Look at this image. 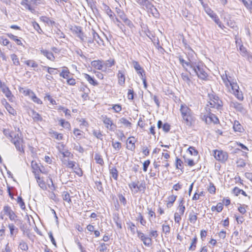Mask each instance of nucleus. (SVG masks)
I'll use <instances>...</instances> for the list:
<instances>
[{"label":"nucleus","mask_w":252,"mask_h":252,"mask_svg":"<svg viewBox=\"0 0 252 252\" xmlns=\"http://www.w3.org/2000/svg\"><path fill=\"white\" fill-rule=\"evenodd\" d=\"M226 72L227 71H225L224 73L221 75L223 82L230 93L233 94L239 100H242L244 98L242 92L239 90L237 83L234 78Z\"/></svg>","instance_id":"nucleus-1"},{"label":"nucleus","mask_w":252,"mask_h":252,"mask_svg":"<svg viewBox=\"0 0 252 252\" xmlns=\"http://www.w3.org/2000/svg\"><path fill=\"white\" fill-rule=\"evenodd\" d=\"M184 122L188 126H191L194 121L193 113L191 109L186 104H182L180 109Z\"/></svg>","instance_id":"nucleus-2"},{"label":"nucleus","mask_w":252,"mask_h":252,"mask_svg":"<svg viewBox=\"0 0 252 252\" xmlns=\"http://www.w3.org/2000/svg\"><path fill=\"white\" fill-rule=\"evenodd\" d=\"M192 71L197 75L200 79L206 80L208 74L206 72V67L201 63H194L191 65Z\"/></svg>","instance_id":"nucleus-3"},{"label":"nucleus","mask_w":252,"mask_h":252,"mask_svg":"<svg viewBox=\"0 0 252 252\" xmlns=\"http://www.w3.org/2000/svg\"><path fill=\"white\" fill-rule=\"evenodd\" d=\"M9 138L11 139V141L14 144L16 149L21 153H24L23 139L16 133L9 134Z\"/></svg>","instance_id":"nucleus-4"},{"label":"nucleus","mask_w":252,"mask_h":252,"mask_svg":"<svg viewBox=\"0 0 252 252\" xmlns=\"http://www.w3.org/2000/svg\"><path fill=\"white\" fill-rule=\"evenodd\" d=\"M201 118L207 124H210L212 123L216 124L219 122L217 117L211 112H209L207 115L201 114Z\"/></svg>","instance_id":"nucleus-5"},{"label":"nucleus","mask_w":252,"mask_h":252,"mask_svg":"<svg viewBox=\"0 0 252 252\" xmlns=\"http://www.w3.org/2000/svg\"><path fill=\"white\" fill-rule=\"evenodd\" d=\"M102 121L106 128L109 130L114 131L116 129L117 126L113 123L110 118H108L106 116H102Z\"/></svg>","instance_id":"nucleus-6"},{"label":"nucleus","mask_w":252,"mask_h":252,"mask_svg":"<svg viewBox=\"0 0 252 252\" xmlns=\"http://www.w3.org/2000/svg\"><path fill=\"white\" fill-rule=\"evenodd\" d=\"M214 157L217 160L221 161H225L227 158L226 153L219 150L214 151Z\"/></svg>","instance_id":"nucleus-7"},{"label":"nucleus","mask_w":252,"mask_h":252,"mask_svg":"<svg viewBox=\"0 0 252 252\" xmlns=\"http://www.w3.org/2000/svg\"><path fill=\"white\" fill-rule=\"evenodd\" d=\"M230 107L234 108L236 111L242 113H245V109L242 104L237 101L232 100L229 102Z\"/></svg>","instance_id":"nucleus-8"},{"label":"nucleus","mask_w":252,"mask_h":252,"mask_svg":"<svg viewBox=\"0 0 252 252\" xmlns=\"http://www.w3.org/2000/svg\"><path fill=\"white\" fill-rule=\"evenodd\" d=\"M146 9L149 12H150L153 16L157 17L159 13L157 8L152 4V3L149 1L145 6H144Z\"/></svg>","instance_id":"nucleus-9"},{"label":"nucleus","mask_w":252,"mask_h":252,"mask_svg":"<svg viewBox=\"0 0 252 252\" xmlns=\"http://www.w3.org/2000/svg\"><path fill=\"white\" fill-rule=\"evenodd\" d=\"M41 54L46 57L48 60L51 61H54L55 58L52 52L49 51L47 50L44 49L43 48L40 49Z\"/></svg>","instance_id":"nucleus-10"},{"label":"nucleus","mask_w":252,"mask_h":252,"mask_svg":"<svg viewBox=\"0 0 252 252\" xmlns=\"http://www.w3.org/2000/svg\"><path fill=\"white\" fill-rule=\"evenodd\" d=\"M90 36H93L94 40L99 45L103 44V40L100 38L99 35L95 32L94 30L92 29L89 32Z\"/></svg>","instance_id":"nucleus-11"},{"label":"nucleus","mask_w":252,"mask_h":252,"mask_svg":"<svg viewBox=\"0 0 252 252\" xmlns=\"http://www.w3.org/2000/svg\"><path fill=\"white\" fill-rule=\"evenodd\" d=\"M132 64L137 74H139L140 77L145 75V71L138 62L133 61L132 62Z\"/></svg>","instance_id":"nucleus-12"},{"label":"nucleus","mask_w":252,"mask_h":252,"mask_svg":"<svg viewBox=\"0 0 252 252\" xmlns=\"http://www.w3.org/2000/svg\"><path fill=\"white\" fill-rule=\"evenodd\" d=\"M118 83L121 86H124L125 84V71L119 70L118 73Z\"/></svg>","instance_id":"nucleus-13"},{"label":"nucleus","mask_w":252,"mask_h":252,"mask_svg":"<svg viewBox=\"0 0 252 252\" xmlns=\"http://www.w3.org/2000/svg\"><path fill=\"white\" fill-rule=\"evenodd\" d=\"M0 88L1 89L2 92L5 94L6 97H7L9 100H11L13 97V95L12 94L11 92L9 90L8 88L4 85H2L1 82L0 84Z\"/></svg>","instance_id":"nucleus-14"},{"label":"nucleus","mask_w":252,"mask_h":252,"mask_svg":"<svg viewBox=\"0 0 252 252\" xmlns=\"http://www.w3.org/2000/svg\"><path fill=\"white\" fill-rule=\"evenodd\" d=\"M73 32L77 35L81 41L85 40V35L82 31L81 28L80 27H75L73 29Z\"/></svg>","instance_id":"nucleus-15"},{"label":"nucleus","mask_w":252,"mask_h":252,"mask_svg":"<svg viewBox=\"0 0 252 252\" xmlns=\"http://www.w3.org/2000/svg\"><path fill=\"white\" fill-rule=\"evenodd\" d=\"M136 141L134 137H129L127 140V143L128 144L127 146V148L131 151H133L135 148V143Z\"/></svg>","instance_id":"nucleus-16"},{"label":"nucleus","mask_w":252,"mask_h":252,"mask_svg":"<svg viewBox=\"0 0 252 252\" xmlns=\"http://www.w3.org/2000/svg\"><path fill=\"white\" fill-rule=\"evenodd\" d=\"M3 104L4 105L7 111L11 115L15 116L16 115V111L10 105V104L5 100H2Z\"/></svg>","instance_id":"nucleus-17"},{"label":"nucleus","mask_w":252,"mask_h":252,"mask_svg":"<svg viewBox=\"0 0 252 252\" xmlns=\"http://www.w3.org/2000/svg\"><path fill=\"white\" fill-rule=\"evenodd\" d=\"M8 227L10 230V235L11 237L15 236L18 232V228L13 223H9Z\"/></svg>","instance_id":"nucleus-18"},{"label":"nucleus","mask_w":252,"mask_h":252,"mask_svg":"<svg viewBox=\"0 0 252 252\" xmlns=\"http://www.w3.org/2000/svg\"><path fill=\"white\" fill-rule=\"evenodd\" d=\"M102 62L103 61L100 60L94 61L92 62L91 64L94 67L97 69L103 70L104 65L103 64Z\"/></svg>","instance_id":"nucleus-19"},{"label":"nucleus","mask_w":252,"mask_h":252,"mask_svg":"<svg viewBox=\"0 0 252 252\" xmlns=\"http://www.w3.org/2000/svg\"><path fill=\"white\" fill-rule=\"evenodd\" d=\"M63 164L67 168L73 169L76 162L74 161L69 160L67 158H63L62 159Z\"/></svg>","instance_id":"nucleus-20"},{"label":"nucleus","mask_w":252,"mask_h":252,"mask_svg":"<svg viewBox=\"0 0 252 252\" xmlns=\"http://www.w3.org/2000/svg\"><path fill=\"white\" fill-rule=\"evenodd\" d=\"M233 128L235 132H243L244 131L243 126L238 121H234Z\"/></svg>","instance_id":"nucleus-21"},{"label":"nucleus","mask_w":252,"mask_h":252,"mask_svg":"<svg viewBox=\"0 0 252 252\" xmlns=\"http://www.w3.org/2000/svg\"><path fill=\"white\" fill-rule=\"evenodd\" d=\"M138 183L139 182H137V183L133 182L128 185L129 188L130 189L131 191H133L135 193H137L140 190V186H138Z\"/></svg>","instance_id":"nucleus-22"},{"label":"nucleus","mask_w":252,"mask_h":252,"mask_svg":"<svg viewBox=\"0 0 252 252\" xmlns=\"http://www.w3.org/2000/svg\"><path fill=\"white\" fill-rule=\"evenodd\" d=\"M214 100H212V101L210 102V105L211 107L215 108L217 109H220V108L221 107V105L220 103V102L218 100V97H214Z\"/></svg>","instance_id":"nucleus-23"},{"label":"nucleus","mask_w":252,"mask_h":252,"mask_svg":"<svg viewBox=\"0 0 252 252\" xmlns=\"http://www.w3.org/2000/svg\"><path fill=\"white\" fill-rule=\"evenodd\" d=\"M23 63L28 66L32 68H36L38 67V63L33 60H28L23 61Z\"/></svg>","instance_id":"nucleus-24"},{"label":"nucleus","mask_w":252,"mask_h":252,"mask_svg":"<svg viewBox=\"0 0 252 252\" xmlns=\"http://www.w3.org/2000/svg\"><path fill=\"white\" fill-rule=\"evenodd\" d=\"M83 75L85 79L91 85L93 86H97L98 85L97 82L89 74L85 73Z\"/></svg>","instance_id":"nucleus-25"},{"label":"nucleus","mask_w":252,"mask_h":252,"mask_svg":"<svg viewBox=\"0 0 252 252\" xmlns=\"http://www.w3.org/2000/svg\"><path fill=\"white\" fill-rule=\"evenodd\" d=\"M21 4L24 6L26 9H28L32 12L33 13L34 11V9L32 8L30 3L29 0H22L21 2Z\"/></svg>","instance_id":"nucleus-26"},{"label":"nucleus","mask_w":252,"mask_h":252,"mask_svg":"<svg viewBox=\"0 0 252 252\" xmlns=\"http://www.w3.org/2000/svg\"><path fill=\"white\" fill-rule=\"evenodd\" d=\"M40 19L41 21L47 24L49 26H53L55 24V22L47 17L41 16L40 17Z\"/></svg>","instance_id":"nucleus-27"},{"label":"nucleus","mask_w":252,"mask_h":252,"mask_svg":"<svg viewBox=\"0 0 252 252\" xmlns=\"http://www.w3.org/2000/svg\"><path fill=\"white\" fill-rule=\"evenodd\" d=\"M31 116L34 122H39L42 120V118L41 116L38 113L33 110L32 111Z\"/></svg>","instance_id":"nucleus-28"},{"label":"nucleus","mask_w":252,"mask_h":252,"mask_svg":"<svg viewBox=\"0 0 252 252\" xmlns=\"http://www.w3.org/2000/svg\"><path fill=\"white\" fill-rule=\"evenodd\" d=\"M63 199L65 201L68 203L70 204L71 203V199L69 193L67 191H63L62 194Z\"/></svg>","instance_id":"nucleus-29"},{"label":"nucleus","mask_w":252,"mask_h":252,"mask_svg":"<svg viewBox=\"0 0 252 252\" xmlns=\"http://www.w3.org/2000/svg\"><path fill=\"white\" fill-rule=\"evenodd\" d=\"M115 61L114 59H110L103 63V64L104 65V67L106 69L108 67H112L115 64Z\"/></svg>","instance_id":"nucleus-30"},{"label":"nucleus","mask_w":252,"mask_h":252,"mask_svg":"<svg viewBox=\"0 0 252 252\" xmlns=\"http://www.w3.org/2000/svg\"><path fill=\"white\" fill-rule=\"evenodd\" d=\"M103 6L106 14L109 16L110 19H113L114 16L115 15L114 13L113 12V11L111 10V9L108 6H107L106 4H104Z\"/></svg>","instance_id":"nucleus-31"},{"label":"nucleus","mask_w":252,"mask_h":252,"mask_svg":"<svg viewBox=\"0 0 252 252\" xmlns=\"http://www.w3.org/2000/svg\"><path fill=\"white\" fill-rule=\"evenodd\" d=\"M233 193L236 195L238 196L239 194L241 193L242 195H243L245 196H247V194L246 193L245 191H244L243 190L240 189L239 188L237 187H235L233 189Z\"/></svg>","instance_id":"nucleus-32"},{"label":"nucleus","mask_w":252,"mask_h":252,"mask_svg":"<svg viewBox=\"0 0 252 252\" xmlns=\"http://www.w3.org/2000/svg\"><path fill=\"white\" fill-rule=\"evenodd\" d=\"M59 122L60 125L63 128L67 129L68 130L70 129L71 126L69 122L65 121L63 119L60 120Z\"/></svg>","instance_id":"nucleus-33"},{"label":"nucleus","mask_w":252,"mask_h":252,"mask_svg":"<svg viewBox=\"0 0 252 252\" xmlns=\"http://www.w3.org/2000/svg\"><path fill=\"white\" fill-rule=\"evenodd\" d=\"M180 63L182 64L183 66L185 68L186 66H189L191 68V65L194 64V63L188 62L185 61L182 58L180 57Z\"/></svg>","instance_id":"nucleus-34"},{"label":"nucleus","mask_w":252,"mask_h":252,"mask_svg":"<svg viewBox=\"0 0 252 252\" xmlns=\"http://www.w3.org/2000/svg\"><path fill=\"white\" fill-rule=\"evenodd\" d=\"M184 200L183 199H182L179 204V205L178 207V210L180 214L183 215L185 211V206L183 205Z\"/></svg>","instance_id":"nucleus-35"},{"label":"nucleus","mask_w":252,"mask_h":252,"mask_svg":"<svg viewBox=\"0 0 252 252\" xmlns=\"http://www.w3.org/2000/svg\"><path fill=\"white\" fill-rule=\"evenodd\" d=\"M10 58L11 60L12 61L13 64L14 65L16 66H18L20 65V62L19 61V59L16 54H13L11 55Z\"/></svg>","instance_id":"nucleus-36"},{"label":"nucleus","mask_w":252,"mask_h":252,"mask_svg":"<svg viewBox=\"0 0 252 252\" xmlns=\"http://www.w3.org/2000/svg\"><path fill=\"white\" fill-rule=\"evenodd\" d=\"M110 173L115 180H117L118 177V171L116 167H112L110 169Z\"/></svg>","instance_id":"nucleus-37"},{"label":"nucleus","mask_w":252,"mask_h":252,"mask_svg":"<svg viewBox=\"0 0 252 252\" xmlns=\"http://www.w3.org/2000/svg\"><path fill=\"white\" fill-rule=\"evenodd\" d=\"M73 134L76 139H80L83 137V132L78 128H75L73 130Z\"/></svg>","instance_id":"nucleus-38"},{"label":"nucleus","mask_w":252,"mask_h":252,"mask_svg":"<svg viewBox=\"0 0 252 252\" xmlns=\"http://www.w3.org/2000/svg\"><path fill=\"white\" fill-rule=\"evenodd\" d=\"M7 35L11 39L15 41L18 45H22L21 41L17 38V36L14 35L12 33H7Z\"/></svg>","instance_id":"nucleus-39"},{"label":"nucleus","mask_w":252,"mask_h":252,"mask_svg":"<svg viewBox=\"0 0 252 252\" xmlns=\"http://www.w3.org/2000/svg\"><path fill=\"white\" fill-rule=\"evenodd\" d=\"M35 178L36 179L37 182L38 183L40 187L43 189L46 188V185L45 182L43 181L42 179H41L38 176L35 175Z\"/></svg>","instance_id":"nucleus-40"},{"label":"nucleus","mask_w":252,"mask_h":252,"mask_svg":"<svg viewBox=\"0 0 252 252\" xmlns=\"http://www.w3.org/2000/svg\"><path fill=\"white\" fill-rule=\"evenodd\" d=\"M204 10L206 13L212 19L215 16L217 15V14L214 12L213 10H211L209 7H204Z\"/></svg>","instance_id":"nucleus-41"},{"label":"nucleus","mask_w":252,"mask_h":252,"mask_svg":"<svg viewBox=\"0 0 252 252\" xmlns=\"http://www.w3.org/2000/svg\"><path fill=\"white\" fill-rule=\"evenodd\" d=\"M197 214L193 213V212L190 213L189 215V220L193 224H194L197 220Z\"/></svg>","instance_id":"nucleus-42"},{"label":"nucleus","mask_w":252,"mask_h":252,"mask_svg":"<svg viewBox=\"0 0 252 252\" xmlns=\"http://www.w3.org/2000/svg\"><path fill=\"white\" fill-rule=\"evenodd\" d=\"M19 248L22 251H27L29 249V247L27 244L24 241H21L19 245Z\"/></svg>","instance_id":"nucleus-43"},{"label":"nucleus","mask_w":252,"mask_h":252,"mask_svg":"<svg viewBox=\"0 0 252 252\" xmlns=\"http://www.w3.org/2000/svg\"><path fill=\"white\" fill-rule=\"evenodd\" d=\"M94 159L96 162L100 165H102L104 164L103 159L101 158V156L98 154H95Z\"/></svg>","instance_id":"nucleus-44"},{"label":"nucleus","mask_w":252,"mask_h":252,"mask_svg":"<svg viewBox=\"0 0 252 252\" xmlns=\"http://www.w3.org/2000/svg\"><path fill=\"white\" fill-rule=\"evenodd\" d=\"M181 77L185 83H186L189 86L190 85L191 80L187 73H182L181 74Z\"/></svg>","instance_id":"nucleus-45"},{"label":"nucleus","mask_w":252,"mask_h":252,"mask_svg":"<svg viewBox=\"0 0 252 252\" xmlns=\"http://www.w3.org/2000/svg\"><path fill=\"white\" fill-rule=\"evenodd\" d=\"M69 71L67 69V68L63 69L62 71L60 74L61 77H62L63 78L67 79L69 76Z\"/></svg>","instance_id":"nucleus-46"},{"label":"nucleus","mask_w":252,"mask_h":252,"mask_svg":"<svg viewBox=\"0 0 252 252\" xmlns=\"http://www.w3.org/2000/svg\"><path fill=\"white\" fill-rule=\"evenodd\" d=\"M112 145L113 148L117 151H119L122 147V144L119 142L112 141Z\"/></svg>","instance_id":"nucleus-47"},{"label":"nucleus","mask_w":252,"mask_h":252,"mask_svg":"<svg viewBox=\"0 0 252 252\" xmlns=\"http://www.w3.org/2000/svg\"><path fill=\"white\" fill-rule=\"evenodd\" d=\"M51 134H52V137H54L58 140H61L63 138L62 134L59 133L56 131H53L52 132H51Z\"/></svg>","instance_id":"nucleus-48"},{"label":"nucleus","mask_w":252,"mask_h":252,"mask_svg":"<svg viewBox=\"0 0 252 252\" xmlns=\"http://www.w3.org/2000/svg\"><path fill=\"white\" fill-rule=\"evenodd\" d=\"M119 122L127 127L131 126V123L125 118H122L119 120Z\"/></svg>","instance_id":"nucleus-49"},{"label":"nucleus","mask_w":252,"mask_h":252,"mask_svg":"<svg viewBox=\"0 0 252 252\" xmlns=\"http://www.w3.org/2000/svg\"><path fill=\"white\" fill-rule=\"evenodd\" d=\"M85 40L82 41V42H87L89 45L92 44L94 42V40L93 36H90L89 34L88 36L85 35Z\"/></svg>","instance_id":"nucleus-50"},{"label":"nucleus","mask_w":252,"mask_h":252,"mask_svg":"<svg viewBox=\"0 0 252 252\" xmlns=\"http://www.w3.org/2000/svg\"><path fill=\"white\" fill-rule=\"evenodd\" d=\"M32 25L33 27L34 28V29L39 33H41V32H42V30H41V29L40 28L39 25H38V24L37 23H36L35 21H33V22H32Z\"/></svg>","instance_id":"nucleus-51"},{"label":"nucleus","mask_w":252,"mask_h":252,"mask_svg":"<svg viewBox=\"0 0 252 252\" xmlns=\"http://www.w3.org/2000/svg\"><path fill=\"white\" fill-rule=\"evenodd\" d=\"M216 187L215 186H214V184L213 183H210L209 184V188L208 189V191L211 193V194H215V192H216Z\"/></svg>","instance_id":"nucleus-52"},{"label":"nucleus","mask_w":252,"mask_h":252,"mask_svg":"<svg viewBox=\"0 0 252 252\" xmlns=\"http://www.w3.org/2000/svg\"><path fill=\"white\" fill-rule=\"evenodd\" d=\"M177 196L174 195H171L168 197V203L167 205L169 204L172 205L176 200Z\"/></svg>","instance_id":"nucleus-53"},{"label":"nucleus","mask_w":252,"mask_h":252,"mask_svg":"<svg viewBox=\"0 0 252 252\" xmlns=\"http://www.w3.org/2000/svg\"><path fill=\"white\" fill-rule=\"evenodd\" d=\"M197 238L195 237L192 240L191 244L189 248V250H194L196 248V244L197 243Z\"/></svg>","instance_id":"nucleus-54"},{"label":"nucleus","mask_w":252,"mask_h":252,"mask_svg":"<svg viewBox=\"0 0 252 252\" xmlns=\"http://www.w3.org/2000/svg\"><path fill=\"white\" fill-rule=\"evenodd\" d=\"M73 149L80 153L84 152V149L79 144H74Z\"/></svg>","instance_id":"nucleus-55"},{"label":"nucleus","mask_w":252,"mask_h":252,"mask_svg":"<svg viewBox=\"0 0 252 252\" xmlns=\"http://www.w3.org/2000/svg\"><path fill=\"white\" fill-rule=\"evenodd\" d=\"M17 202L19 204L20 207L22 209H24L25 208V203L21 196H19L17 198Z\"/></svg>","instance_id":"nucleus-56"},{"label":"nucleus","mask_w":252,"mask_h":252,"mask_svg":"<svg viewBox=\"0 0 252 252\" xmlns=\"http://www.w3.org/2000/svg\"><path fill=\"white\" fill-rule=\"evenodd\" d=\"M240 51L241 52V55L243 57H246L247 56V55L249 54L247 52V51L246 49L245 48V47H244L243 45H241L240 47Z\"/></svg>","instance_id":"nucleus-57"},{"label":"nucleus","mask_w":252,"mask_h":252,"mask_svg":"<svg viewBox=\"0 0 252 252\" xmlns=\"http://www.w3.org/2000/svg\"><path fill=\"white\" fill-rule=\"evenodd\" d=\"M182 215L180 214L179 213L176 212L174 214V220L175 222L179 223L180 221L181 220V216Z\"/></svg>","instance_id":"nucleus-58"},{"label":"nucleus","mask_w":252,"mask_h":252,"mask_svg":"<svg viewBox=\"0 0 252 252\" xmlns=\"http://www.w3.org/2000/svg\"><path fill=\"white\" fill-rule=\"evenodd\" d=\"M183 162L182 161L178 158H176V168L178 169H181L183 167Z\"/></svg>","instance_id":"nucleus-59"},{"label":"nucleus","mask_w":252,"mask_h":252,"mask_svg":"<svg viewBox=\"0 0 252 252\" xmlns=\"http://www.w3.org/2000/svg\"><path fill=\"white\" fill-rule=\"evenodd\" d=\"M188 151L191 155L196 156L198 154L197 151L193 147H189Z\"/></svg>","instance_id":"nucleus-60"},{"label":"nucleus","mask_w":252,"mask_h":252,"mask_svg":"<svg viewBox=\"0 0 252 252\" xmlns=\"http://www.w3.org/2000/svg\"><path fill=\"white\" fill-rule=\"evenodd\" d=\"M124 23L128 26L130 28H132L133 27V24L132 22L126 18V17L123 20Z\"/></svg>","instance_id":"nucleus-61"},{"label":"nucleus","mask_w":252,"mask_h":252,"mask_svg":"<svg viewBox=\"0 0 252 252\" xmlns=\"http://www.w3.org/2000/svg\"><path fill=\"white\" fill-rule=\"evenodd\" d=\"M138 219L140 220V223L143 225L145 226L146 224V220L144 219L143 217L141 215V213L138 214Z\"/></svg>","instance_id":"nucleus-62"},{"label":"nucleus","mask_w":252,"mask_h":252,"mask_svg":"<svg viewBox=\"0 0 252 252\" xmlns=\"http://www.w3.org/2000/svg\"><path fill=\"white\" fill-rule=\"evenodd\" d=\"M117 12L118 14V16L122 20L126 17L124 12L121 11L120 9H117Z\"/></svg>","instance_id":"nucleus-63"},{"label":"nucleus","mask_w":252,"mask_h":252,"mask_svg":"<svg viewBox=\"0 0 252 252\" xmlns=\"http://www.w3.org/2000/svg\"><path fill=\"white\" fill-rule=\"evenodd\" d=\"M74 170V171L79 176H81L82 175V171L80 167H79L78 166H75L74 167V168L73 169Z\"/></svg>","instance_id":"nucleus-64"}]
</instances>
